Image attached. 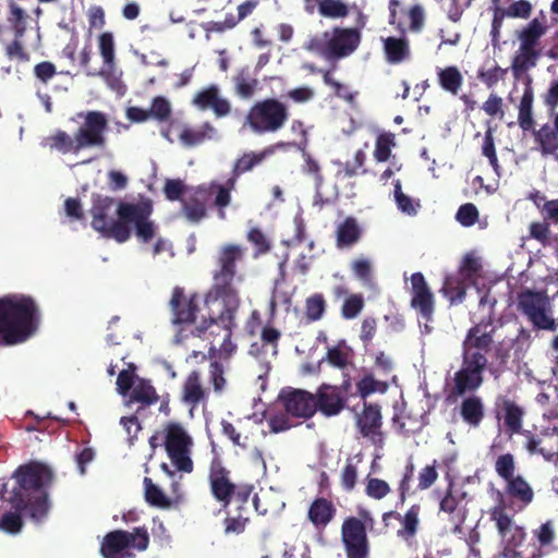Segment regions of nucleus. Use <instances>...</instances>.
Returning a JSON list of instances; mask_svg holds the SVG:
<instances>
[{"label": "nucleus", "instance_id": "f257e3e1", "mask_svg": "<svg viewBox=\"0 0 558 558\" xmlns=\"http://www.w3.org/2000/svg\"><path fill=\"white\" fill-rule=\"evenodd\" d=\"M490 313L487 318L472 326L462 342V363L453 375L449 399L475 392L484 383V372L499 379L506 368L508 353L495 347L496 327Z\"/></svg>", "mask_w": 558, "mask_h": 558}, {"label": "nucleus", "instance_id": "f03ea898", "mask_svg": "<svg viewBox=\"0 0 558 558\" xmlns=\"http://www.w3.org/2000/svg\"><path fill=\"white\" fill-rule=\"evenodd\" d=\"M13 477L16 486L8 498L11 507L24 511L35 523L45 521L51 508L47 489L54 478L52 470L41 462L32 461L20 465Z\"/></svg>", "mask_w": 558, "mask_h": 558}, {"label": "nucleus", "instance_id": "7ed1b4c3", "mask_svg": "<svg viewBox=\"0 0 558 558\" xmlns=\"http://www.w3.org/2000/svg\"><path fill=\"white\" fill-rule=\"evenodd\" d=\"M77 118L83 122L73 136L63 130H57L44 138L43 145L63 155L78 154L87 148H105L107 146L106 132L109 128L107 114L102 111L89 110L78 112Z\"/></svg>", "mask_w": 558, "mask_h": 558}, {"label": "nucleus", "instance_id": "20e7f679", "mask_svg": "<svg viewBox=\"0 0 558 558\" xmlns=\"http://www.w3.org/2000/svg\"><path fill=\"white\" fill-rule=\"evenodd\" d=\"M38 307L33 298L10 294L0 299V344L26 341L37 329Z\"/></svg>", "mask_w": 558, "mask_h": 558}, {"label": "nucleus", "instance_id": "39448f33", "mask_svg": "<svg viewBox=\"0 0 558 558\" xmlns=\"http://www.w3.org/2000/svg\"><path fill=\"white\" fill-rule=\"evenodd\" d=\"M246 248L241 244H222L215 257L213 283L205 295L207 304L218 302L219 299L241 301L238 284L243 281L239 274L238 264L243 262Z\"/></svg>", "mask_w": 558, "mask_h": 558}, {"label": "nucleus", "instance_id": "423d86ee", "mask_svg": "<svg viewBox=\"0 0 558 558\" xmlns=\"http://www.w3.org/2000/svg\"><path fill=\"white\" fill-rule=\"evenodd\" d=\"M222 303L220 313L209 318H204L191 329V335L209 341V354L214 356L218 352L219 359L228 360L235 352L236 345L231 338L236 326L235 316L241 301L219 299Z\"/></svg>", "mask_w": 558, "mask_h": 558}, {"label": "nucleus", "instance_id": "0eeeda50", "mask_svg": "<svg viewBox=\"0 0 558 558\" xmlns=\"http://www.w3.org/2000/svg\"><path fill=\"white\" fill-rule=\"evenodd\" d=\"M278 401L283 407L284 412L272 414L267 418L270 432L274 434L296 427L302 422H295V420L306 421L316 413L314 393L304 389L287 387L280 391Z\"/></svg>", "mask_w": 558, "mask_h": 558}, {"label": "nucleus", "instance_id": "6e6552de", "mask_svg": "<svg viewBox=\"0 0 558 558\" xmlns=\"http://www.w3.org/2000/svg\"><path fill=\"white\" fill-rule=\"evenodd\" d=\"M113 197L100 194L92 195V227L106 239H113L118 243H124L130 240L132 231L124 226L122 221V207L130 205V202H119L116 210Z\"/></svg>", "mask_w": 558, "mask_h": 558}, {"label": "nucleus", "instance_id": "1a4fd4ad", "mask_svg": "<svg viewBox=\"0 0 558 558\" xmlns=\"http://www.w3.org/2000/svg\"><path fill=\"white\" fill-rule=\"evenodd\" d=\"M547 33V25L537 17L515 32L520 43L511 61V72L515 80L537 65L542 57V38Z\"/></svg>", "mask_w": 558, "mask_h": 558}, {"label": "nucleus", "instance_id": "9d476101", "mask_svg": "<svg viewBox=\"0 0 558 558\" xmlns=\"http://www.w3.org/2000/svg\"><path fill=\"white\" fill-rule=\"evenodd\" d=\"M210 494L223 510L231 504L244 505L250 502L254 486L247 483H234L231 472L220 463H213L208 474Z\"/></svg>", "mask_w": 558, "mask_h": 558}, {"label": "nucleus", "instance_id": "9b49d317", "mask_svg": "<svg viewBox=\"0 0 558 558\" xmlns=\"http://www.w3.org/2000/svg\"><path fill=\"white\" fill-rule=\"evenodd\" d=\"M517 310L537 330L556 331L558 319L554 318L549 298L544 291L524 289L518 293Z\"/></svg>", "mask_w": 558, "mask_h": 558}, {"label": "nucleus", "instance_id": "f8f14e48", "mask_svg": "<svg viewBox=\"0 0 558 558\" xmlns=\"http://www.w3.org/2000/svg\"><path fill=\"white\" fill-rule=\"evenodd\" d=\"M289 118L288 107L278 99L267 98L255 102L245 117V123L256 134L275 133Z\"/></svg>", "mask_w": 558, "mask_h": 558}, {"label": "nucleus", "instance_id": "ddd939ff", "mask_svg": "<svg viewBox=\"0 0 558 558\" xmlns=\"http://www.w3.org/2000/svg\"><path fill=\"white\" fill-rule=\"evenodd\" d=\"M149 544V534L145 526L135 527L133 532L114 530L107 533L100 544L104 558H134L130 548L143 551Z\"/></svg>", "mask_w": 558, "mask_h": 558}, {"label": "nucleus", "instance_id": "4468645a", "mask_svg": "<svg viewBox=\"0 0 558 558\" xmlns=\"http://www.w3.org/2000/svg\"><path fill=\"white\" fill-rule=\"evenodd\" d=\"M488 515L502 544V556L520 558L519 548L525 543L527 536L525 529L517 524L514 514L505 511L502 507H492L488 510Z\"/></svg>", "mask_w": 558, "mask_h": 558}, {"label": "nucleus", "instance_id": "2eb2a0df", "mask_svg": "<svg viewBox=\"0 0 558 558\" xmlns=\"http://www.w3.org/2000/svg\"><path fill=\"white\" fill-rule=\"evenodd\" d=\"M163 446L166 452L180 472L191 473L194 463L191 459L193 439L180 423H168L165 427Z\"/></svg>", "mask_w": 558, "mask_h": 558}, {"label": "nucleus", "instance_id": "dca6fc26", "mask_svg": "<svg viewBox=\"0 0 558 558\" xmlns=\"http://www.w3.org/2000/svg\"><path fill=\"white\" fill-rule=\"evenodd\" d=\"M324 37L327 38L324 45L312 40L311 47L317 49L329 60H338L350 56L357 49L361 43V33L356 28L335 27L330 35L328 32H325Z\"/></svg>", "mask_w": 558, "mask_h": 558}, {"label": "nucleus", "instance_id": "f3484780", "mask_svg": "<svg viewBox=\"0 0 558 558\" xmlns=\"http://www.w3.org/2000/svg\"><path fill=\"white\" fill-rule=\"evenodd\" d=\"M495 496L493 507H502L508 512H521L533 502L535 493L524 476L517 474L515 477L506 481L504 490L497 489Z\"/></svg>", "mask_w": 558, "mask_h": 558}, {"label": "nucleus", "instance_id": "a211bd4d", "mask_svg": "<svg viewBox=\"0 0 558 558\" xmlns=\"http://www.w3.org/2000/svg\"><path fill=\"white\" fill-rule=\"evenodd\" d=\"M153 204L149 199L131 203L122 207L121 219L124 221V226L130 229L133 226L135 236L144 244L151 242L158 231V226L150 219Z\"/></svg>", "mask_w": 558, "mask_h": 558}, {"label": "nucleus", "instance_id": "6ab92c4d", "mask_svg": "<svg viewBox=\"0 0 558 558\" xmlns=\"http://www.w3.org/2000/svg\"><path fill=\"white\" fill-rule=\"evenodd\" d=\"M341 542L347 558H368L366 525L356 517H347L341 525Z\"/></svg>", "mask_w": 558, "mask_h": 558}, {"label": "nucleus", "instance_id": "aec40b11", "mask_svg": "<svg viewBox=\"0 0 558 558\" xmlns=\"http://www.w3.org/2000/svg\"><path fill=\"white\" fill-rule=\"evenodd\" d=\"M356 426L364 438L377 447H383V415L379 404L364 402L363 410L356 417Z\"/></svg>", "mask_w": 558, "mask_h": 558}, {"label": "nucleus", "instance_id": "412c9836", "mask_svg": "<svg viewBox=\"0 0 558 558\" xmlns=\"http://www.w3.org/2000/svg\"><path fill=\"white\" fill-rule=\"evenodd\" d=\"M522 434L526 438L524 448L531 456L539 454L548 462L558 458L557 428H545L538 434L525 430Z\"/></svg>", "mask_w": 558, "mask_h": 558}, {"label": "nucleus", "instance_id": "4be33fe9", "mask_svg": "<svg viewBox=\"0 0 558 558\" xmlns=\"http://www.w3.org/2000/svg\"><path fill=\"white\" fill-rule=\"evenodd\" d=\"M170 308L174 325H192L195 323L199 312L198 296L197 294H192L187 298L182 288L175 287L170 299Z\"/></svg>", "mask_w": 558, "mask_h": 558}, {"label": "nucleus", "instance_id": "5701e85b", "mask_svg": "<svg viewBox=\"0 0 558 558\" xmlns=\"http://www.w3.org/2000/svg\"><path fill=\"white\" fill-rule=\"evenodd\" d=\"M494 409L497 417L502 414L506 433L510 436L522 433L525 411L520 404L506 395H498L495 399Z\"/></svg>", "mask_w": 558, "mask_h": 558}, {"label": "nucleus", "instance_id": "b1692460", "mask_svg": "<svg viewBox=\"0 0 558 558\" xmlns=\"http://www.w3.org/2000/svg\"><path fill=\"white\" fill-rule=\"evenodd\" d=\"M411 306L425 319H430L435 311V298L425 277L417 271L411 276Z\"/></svg>", "mask_w": 558, "mask_h": 558}, {"label": "nucleus", "instance_id": "393cba45", "mask_svg": "<svg viewBox=\"0 0 558 558\" xmlns=\"http://www.w3.org/2000/svg\"><path fill=\"white\" fill-rule=\"evenodd\" d=\"M347 399L338 386L322 384L314 393V407L324 416L338 415L345 408Z\"/></svg>", "mask_w": 558, "mask_h": 558}, {"label": "nucleus", "instance_id": "a878e982", "mask_svg": "<svg viewBox=\"0 0 558 558\" xmlns=\"http://www.w3.org/2000/svg\"><path fill=\"white\" fill-rule=\"evenodd\" d=\"M259 0H245L236 8V14L227 13L223 21H209L202 25L205 31L206 38H209L210 33H225L233 29L242 20L250 16L258 7Z\"/></svg>", "mask_w": 558, "mask_h": 558}, {"label": "nucleus", "instance_id": "bb28decb", "mask_svg": "<svg viewBox=\"0 0 558 558\" xmlns=\"http://www.w3.org/2000/svg\"><path fill=\"white\" fill-rule=\"evenodd\" d=\"M209 190L197 186L189 196L181 199L180 214L191 223H199L207 217Z\"/></svg>", "mask_w": 558, "mask_h": 558}, {"label": "nucleus", "instance_id": "cd10ccee", "mask_svg": "<svg viewBox=\"0 0 558 558\" xmlns=\"http://www.w3.org/2000/svg\"><path fill=\"white\" fill-rule=\"evenodd\" d=\"M192 104L203 111L211 109L217 118L226 117L231 111L229 100L220 96L219 87L215 84L197 92Z\"/></svg>", "mask_w": 558, "mask_h": 558}, {"label": "nucleus", "instance_id": "c85d7f7f", "mask_svg": "<svg viewBox=\"0 0 558 558\" xmlns=\"http://www.w3.org/2000/svg\"><path fill=\"white\" fill-rule=\"evenodd\" d=\"M337 508L325 497L315 498L307 510V519L316 530H324L336 517Z\"/></svg>", "mask_w": 558, "mask_h": 558}, {"label": "nucleus", "instance_id": "c756f323", "mask_svg": "<svg viewBox=\"0 0 558 558\" xmlns=\"http://www.w3.org/2000/svg\"><path fill=\"white\" fill-rule=\"evenodd\" d=\"M531 131L536 149L542 156L558 154V128L554 123H544L539 129L533 128Z\"/></svg>", "mask_w": 558, "mask_h": 558}, {"label": "nucleus", "instance_id": "7c9ffc66", "mask_svg": "<svg viewBox=\"0 0 558 558\" xmlns=\"http://www.w3.org/2000/svg\"><path fill=\"white\" fill-rule=\"evenodd\" d=\"M460 404L459 413L462 421L471 427H478L485 417V405L483 399L471 392Z\"/></svg>", "mask_w": 558, "mask_h": 558}, {"label": "nucleus", "instance_id": "2f4dec72", "mask_svg": "<svg viewBox=\"0 0 558 558\" xmlns=\"http://www.w3.org/2000/svg\"><path fill=\"white\" fill-rule=\"evenodd\" d=\"M362 238V228L354 217H347L336 229V245L347 248L355 245Z\"/></svg>", "mask_w": 558, "mask_h": 558}, {"label": "nucleus", "instance_id": "473e14b6", "mask_svg": "<svg viewBox=\"0 0 558 558\" xmlns=\"http://www.w3.org/2000/svg\"><path fill=\"white\" fill-rule=\"evenodd\" d=\"M182 399L186 404L192 407H196L207 400V392L202 385L201 373L198 371L191 372L184 380Z\"/></svg>", "mask_w": 558, "mask_h": 558}, {"label": "nucleus", "instance_id": "72a5a7b5", "mask_svg": "<svg viewBox=\"0 0 558 558\" xmlns=\"http://www.w3.org/2000/svg\"><path fill=\"white\" fill-rule=\"evenodd\" d=\"M386 61L399 64L410 57L409 41L405 38L387 37L383 39Z\"/></svg>", "mask_w": 558, "mask_h": 558}, {"label": "nucleus", "instance_id": "f704fd0d", "mask_svg": "<svg viewBox=\"0 0 558 558\" xmlns=\"http://www.w3.org/2000/svg\"><path fill=\"white\" fill-rule=\"evenodd\" d=\"M234 93L242 99H250L254 96L257 87L258 80L254 77L250 68H241L232 77Z\"/></svg>", "mask_w": 558, "mask_h": 558}, {"label": "nucleus", "instance_id": "c9c22d12", "mask_svg": "<svg viewBox=\"0 0 558 558\" xmlns=\"http://www.w3.org/2000/svg\"><path fill=\"white\" fill-rule=\"evenodd\" d=\"M29 15L15 0H8L7 23L14 37H24Z\"/></svg>", "mask_w": 558, "mask_h": 558}, {"label": "nucleus", "instance_id": "e433bc0d", "mask_svg": "<svg viewBox=\"0 0 558 558\" xmlns=\"http://www.w3.org/2000/svg\"><path fill=\"white\" fill-rule=\"evenodd\" d=\"M158 400L159 396L150 381L144 378H138L130 395L131 402L142 404V407L137 409L136 413H140V411L145 407L155 404Z\"/></svg>", "mask_w": 558, "mask_h": 558}, {"label": "nucleus", "instance_id": "4c0bfd02", "mask_svg": "<svg viewBox=\"0 0 558 558\" xmlns=\"http://www.w3.org/2000/svg\"><path fill=\"white\" fill-rule=\"evenodd\" d=\"M215 133V128L209 122H205L198 129L184 126L179 134V140L184 146L194 147L204 143L207 138H211Z\"/></svg>", "mask_w": 558, "mask_h": 558}, {"label": "nucleus", "instance_id": "58836bf2", "mask_svg": "<svg viewBox=\"0 0 558 558\" xmlns=\"http://www.w3.org/2000/svg\"><path fill=\"white\" fill-rule=\"evenodd\" d=\"M281 338V332L279 329L274 326L266 325L260 330V343L259 347L257 343H253L250 349V353L254 355H259L262 351L270 350L272 355L278 354L279 340Z\"/></svg>", "mask_w": 558, "mask_h": 558}, {"label": "nucleus", "instance_id": "ea45409f", "mask_svg": "<svg viewBox=\"0 0 558 558\" xmlns=\"http://www.w3.org/2000/svg\"><path fill=\"white\" fill-rule=\"evenodd\" d=\"M533 88L531 86H526L521 97L518 112V123L524 132L533 130L535 125L533 118Z\"/></svg>", "mask_w": 558, "mask_h": 558}, {"label": "nucleus", "instance_id": "a19ab883", "mask_svg": "<svg viewBox=\"0 0 558 558\" xmlns=\"http://www.w3.org/2000/svg\"><path fill=\"white\" fill-rule=\"evenodd\" d=\"M437 76L438 83L445 92L451 95H458L463 84V76L457 66L450 65L445 69H439Z\"/></svg>", "mask_w": 558, "mask_h": 558}, {"label": "nucleus", "instance_id": "79ce46f5", "mask_svg": "<svg viewBox=\"0 0 558 558\" xmlns=\"http://www.w3.org/2000/svg\"><path fill=\"white\" fill-rule=\"evenodd\" d=\"M468 283L459 276H448L444 281L441 292L451 304H459L465 299Z\"/></svg>", "mask_w": 558, "mask_h": 558}, {"label": "nucleus", "instance_id": "37998d69", "mask_svg": "<svg viewBox=\"0 0 558 558\" xmlns=\"http://www.w3.org/2000/svg\"><path fill=\"white\" fill-rule=\"evenodd\" d=\"M420 505H412L401 519H398L401 523V529L397 531V535L405 541L413 538L420 525Z\"/></svg>", "mask_w": 558, "mask_h": 558}, {"label": "nucleus", "instance_id": "c03bdc74", "mask_svg": "<svg viewBox=\"0 0 558 558\" xmlns=\"http://www.w3.org/2000/svg\"><path fill=\"white\" fill-rule=\"evenodd\" d=\"M235 515H231L230 512L227 511V517L223 521L226 534L243 533L250 522L248 504L235 505Z\"/></svg>", "mask_w": 558, "mask_h": 558}, {"label": "nucleus", "instance_id": "a18cd8bd", "mask_svg": "<svg viewBox=\"0 0 558 558\" xmlns=\"http://www.w3.org/2000/svg\"><path fill=\"white\" fill-rule=\"evenodd\" d=\"M388 383L385 380H378L374 377V374L366 372L363 377L356 383V393L362 399H366L368 396L375 392L385 393L388 390Z\"/></svg>", "mask_w": 558, "mask_h": 558}, {"label": "nucleus", "instance_id": "49530a36", "mask_svg": "<svg viewBox=\"0 0 558 558\" xmlns=\"http://www.w3.org/2000/svg\"><path fill=\"white\" fill-rule=\"evenodd\" d=\"M99 53L104 60V70H107V76L114 69L116 54H114V39L113 35L105 32L98 37Z\"/></svg>", "mask_w": 558, "mask_h": 558}, {"label": "nucleus", "instance_id": "de8ad7c7", "mask_svg": "<svg viewBox=\"0 0 558 558\" xmlns=\"http://www.w3.org/2000/svg\"><path fill=\"white\" fill-rule=\"evenodd\" d=\"M143 483L145 486V500L147 504L160 509H168L172 506L170 498L165 495L161 488L154 484L151 478L144 477Z\"/></svg>", "mask_w": 558, "mask_h": 558}, {"label": "nucleus", "instance_id": "09e8293b", "mask_svg": "<svg viewBox=\"0 0 558 558\" xmlns=\"http://www.w3.org/2000/svg\"><path fill=\"white\" fill-rule=\"evenodd\" d=\"M495 11H497L504 19L510 17L529 20L532 15L533 5L529 0H515L507 8H496Z\"/></svg>", "mask_w": 558, "mask_h": 558}, {"label": "nucleus", "instance_id": "8fccbe9b", "mask_svg": "<svg viewBox=\"0 0 558 558\" xmlns=\"http://www.w3.org/2000/svg\"><path fill=\"white\" fill-rule=\"evenodd\" d=\"M349 5L342 0H319L318 13L328 19H342L348 16Z\"/></svg>", "mask_w": 558, "mask_h": 558}, {"label": "nucleus", "instance_id": "3c124183", "mask_svg": "<svg viewBox=\"0 0 558 558\" xmlns=\"http://www.w3.org/2000/svg\"><path fill=\"white\" fill-rule=\"evenodd\" d=\"M326 300L322 293H314L305 301V315L310 322L322 319L326 311Z\"/></svg>", "mask_w": 558, "mask_h": 558}, {"label": "nucleus", "instance_id": "603ef678", "mask_svg": "<svg viewBox=\"0 0 558 558\" xmlns=\"http://www.w3.org/2000/svg\"><path fill=\"white\" fill-rule=\"evenodd\" d=\"M351 357V349L345 344L344 341L338 345L328 348L327 361L330 365L338 368H345L349 365Z\"/></svg>", "mask_w": 558, "mask_h": 558}, {"label": "nucleus", "instance_id": "864d4df0", "mask_svg": "<svg viewBox=\"0 0 558 558\" xmlns=\"http://www.w3.org/2000/svg\"><path fill=\"white\" fill-rule=\"evenodd\" d=\"M515 468L514 456L510 452L502 453L495 460V472L505 482L517 476Z\"/></svg>", "mask_w": 558, "mask_h": 558}, {"label": "nucleus", "instance_id": "5fc2aeb1", "mask_svg": "<svg viewBox=\"0 0 558 558\" xmlns=\"http://www.w3.org/2000/svg\"><path fill=\"white\" fill-rule=\"evenodd\" d=\"M414 472H415V466H414L412 458H410L404 466L402 477L398 484L397 490L399 494V501H398L397 506H403L408 496H410L412 494L411 482L413 480Z\"/></svg>", "mask_w": 558, "mask_h": 558}, {"label": "nucleus", "instance_id": "6e6d98bb", "mask_svg": "<svg viewBox=\"0 0 558 558\" xmlns=\"http://www.w3.org/2000/svg\"><path fill=\"white\" fill-rule=\"evenodd\" d=\"M364 305L363 294L352 293L345 298L341 306V316L344 319H354L363 311Z\"/></svg>", "mask_w": 558, "mask_h": 558}, {"label": "nucleus", "instance_id": "4d7b16f0", "mask_svg": "<svg viewBox=\"0 0 558 558\" xmlns=\"http://www.w3.org/2000/svg\"><path fill=\"white\" fill-rule=\"evenodd\" d=\"M395 145V136L392 133L380 134L376 138L374 158L378 162H385L389 159L391 147Z\"/></svg>", "mask_w": 558, "mask_h": 558}, {"label": "nucleus", "instance_id": "13d9d810", "mask_svg": "<svg viewBox=\"0 0 558 558\" xmlns=\"http://www.w3.org/2000/svg\"><path fill=\"white\" fill-rule=\"evenodd\" d=\"M550 226L549 221H546L545 218H542L541 221H533L529 226V238L536 240L542 245H547L550 240Z\"/></svg>", "mask_w": 558, "mask_h": 558}, {"label": "nucleus", "instance_id": "bf43d9fd", "mask_svg": "<svg viewBox=\"0 0 558 558\" xmlns=\"http://www.w3.org/2000/svg\"><path fill=\"white\" fill-rule=\"evenodd\" d=\"M150 117L159 122H166L170 119L172 110L169 100L162 96L153 98L149 108Z\"/></svg>", "mask_w": 558, "mask_h": 558}, {"label": "nucleus", "instance_id": "052dcab7", "mask_svg": "<svg viewBox=\"0 0 558 558\" xmlns=\"http://www.w3.org/2000/svg\"><path fill=\"white\" fill-rule=\"evenodd\" d=\"M22 513L24 514V511L15 509L14 511L5 512L0 519V530L10 534L19 533L23 527Z\"/></svg>", "mask_w": 558, "mask_h": 558}, {"label": "nucleus", "instance_id": "680f3d73", "mask_svg": "<svg viewBox=\"0 0 558 558\" xmlns=\"http://www.w3.org/2000/svg\"><path fill=\"white\" fill-rule=\"evenodd\" d=\"M532 534L538 543L539 548L550 546L556 538L553 521L548 520L545 523H542L537 529L532 531Z\"/></svg>", "mask_w": 558, "mask_h": 558}, {"label": "nucleus", "instance_id": "e2e57ef3", "mask_svg": "<svg viewBox=\"0 0 558 558\" xmlns=\"http://www.w3.org/2000/svg\"><path fill=\"white\" fill-rule=\"evenodd\" d=\"M265 153H248L236 159L233 170L235 175H241L244 172L251 171L255 166L259 165L265 159Z\"/></svg>", "mask_w": 558, "mask_h": 558}, {"label": "nucleus", "instance_id": "0e129e2a", "mask_svg": "<svg viewBox=\"0 0 558 558\" xmlns=\"http://www.w3.org/2000/svg\"><path fill=\"white\" fill-rule=\"evenodd\" d=\"M481 270V264L475 257L466 256L459 270V277L469 283H474L478 272Z\"/></svg>", "mask_w": 558, "mask_h": 558}, {"label": "nucleus", "instance_id": "69168bd1", "mask_svg": "<svg viewBox=\"0 0 558 558\" xmlns=\"http://www.w3.org/2000/svg\"><path fill=\"white\" fill-rule=\"evenodd\" d=\"M390 490L391 489L389 484L386 481L377 477L368 478L365 488L366 495L377 500L385 498L390 493Z\"/></svg>", "mask_w": 558, "mask_h": 558}, {"label": "nucleus", "instance_id": "338daca9", "mask_svg": "<svg viewBox=\"0 0 558 558\" xmlns=\"http://www.w3.org/2000/svg\"><path fill=\"white\" fill-rule=\"evenodd\" d=\"M457 221L463 227H471L478 220V210L472 203L461 205L456 214Z\"/></svg>", "mask_w": 558, "mask_h": 558}, {"label": "nucleus", "instance_id": "774afa93", "mask_svg": "<svg viewBox=\"0 0 558 558\" xmlns=\"http://www.w3.org/2000/svg\"><path fill=\"white\" fill-rule=\"evenodd\" d=\"M246 238L255 246L256 255L266 254L270 251V242L259 228L250 229Z\"/></svg>", "mask_w": 558, "mask_h": 558}]
</instances>
